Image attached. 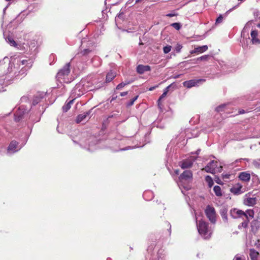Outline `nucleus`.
<instances>
[{"instance_id": "nucleus-35", "label": "nucleus", "mask_w": 260, "mask_h": 260, "mask_svg": "<svg viewBox=\"0 0 260 260\" xmlns=\"http://www.w3.org/2000/svg\"><path fill=\"white\" fill-rule=\"evenodd\" d=\"M171 26H173L176 30H179L181 27L180 23L177 22L171 24Z\"/></svg>"}, {"instance_id": "nucleus-44", "label": "nucleus", "mask_w": 260, "mask_h": 260, "mask_svg": "<svg viewBox=\"0 0 260 260\" xmlns=\"http://www.w3.org/2000/svg\"><path fill=\"white\" fill-rule=\"evenodd\" d=\"M249 221L245 220L241 223V226L243 228H246L248 226Z\"/></svg>"}, {"instance_id": "nucleus-59", "label": "nucleus", "mask_w": 260, "mask_h": 260, "mask_svg": "<svg viewBox=\"0 0 260 260\" xmlns=\"http://www.w3.org/2000/svg\"><path fill=\"white\" fill-rule=\"evenodd\" d=\"M200 151V149H199V150H198L196 151V153L197 154H198L199 153Z\"/></svg>"}, {"instance_id": "nucleus-28", "label": "nucleus", "mask_w": 260, "mask_h": 260, "mask_svg": "<svg viewBox=\"0 0 260 260\" xmlns=\"http://www.w3.org/2000/svg\"><path fill=\"white\" fill-rule=\"evenodd\" d=\"M228 104H222L216 108V111L218 112H221V111H225L226 112H228Z\"/></svg>"}, {"instance_id": "nucleus-22", "label": "nucleus", "mask_w": 260, "mask_h": 260, "mask_svg": "<svg viewBox=\"0 0 260 260\" xmlns=\"http://www.w3.org/2000/svg\"><path fill=\"white\" fill-rule=\"evenodd\" d=\"M227 212L228 209L225 207L222 208L220 210V215L225 222H227L228 220Z\"/></svg>"}, {"instance_id": "nucleus-64", "label": "nucleus", "mask_w": 260, "mask_h": 260, "mask_svg": "<svg viewBox=\"0 0 260 260\" xmlns=\"http://www.w3.org/2000/svg\"><path fill=\"white\" fill-rule=\"evenodd\" d=\"M257 26V27H260V23L258 24Z\"/></svg>"}, {"instance_id": "nucleus-60", "label": "nucleus", "mask_w": 260, "mask_h": 260, "mask_svg": "<svg viewBox=\"0 0 260 260\" xmlns=\"http://www.w3.org/2000/svg\"><path fill=\"white\" fill-rule=\"evenodd\" d=\"M120 15L119 14V15H118L116 17V20H117V19L119 18L120 17Z\"/></svg>"}, {"instance_id": "nucleus-4", "label": "nucleus", "mask_w": 260, "mask_h": 260, "mask_svg": "<svg viewBox=\"0 0 260 260\" xmlns=\"http://www.w3.org/2000/svg\"><path fill=\"white\" fill-rule=\"evenodd\" d=\"M85 40L82 41L80 50L81 51L78 52L76 55L77 57H81L85 56V59H88L92 58L94 54L93 47L92 46L91 47L86 48H84Z\"/></svg>"}, {"instance_id": "nucleus-58", "label": "nucleus", "mask_w": 260, "mask_h": 260, "mask_svg": "<svg viewBox=\"0 0 260 260\" xmlns=\"http://www.w3.org/2000/svg\"><path fill=\"white\" fill-rule=\"evenodd\" d=\"M10 4H9L4 9V12H5L6 10L7 9V8L8 7V6H9Z\"/></svg>"}, {"instance_id": "nucleus-40", "label": "nucleus", "mask_w": 260, "mask_h": 260, "mask_svg": "<svg viewBox=\"0 0 260 260\" xmlns=\"http://www.w3.org/2000/svg\"><path fill=\"white\" fill-rule=\"evenodd\" d=\"M182 46L180 45V44H177L176 45V46L175 47V51L177 52H180V51H181V49H182Z\"/></svg>"}, {"instance_id": "nucleus-29", "label": "nucleus", "mask_w": 260, "mask_h": 260, "mask_svg": "<svg viewBox=\"0 0 260 260\" xmlns=\"http://www.w3.org/2000/svg\"><path fill=\"white\" fill-rule=\"evenodd\" d=\"M214 191L217 197H221L222 195L221 188L219 186L216 185L213 188Z\"/></svg>"}, {"instance_id": "nucleus-30", "label": "nucleus", "mask_w": 260, "mask_h": 260, "mask_svg": "<svg viewBox=\"0 0 260 260\" xmlns=\"http://www.w3.org/2000/svg\"><path fill=\"white\" fill-rule=\"evenodd\" d=\"M74 100L70 101L68 103L65 104L62 108L63 112H67L71 107V105L73 103Z\"/></svg>"}, {"instance_id": "nucleus-8", "label": "nucleus", "mask_w": 260, "mask_h": 260, "mask_svg": "<svg viewBox=\"0 0 260 260\" xmlns=\"http://www.w3.org/2000/svg\"><path fill=\"white\" fill-rule=\"evenodd\" d=\"M4 35L5 37V40L6 42L8 43H9L10 46L14 47L16 48L21 50L25 49V47L24 46V45H25L27 47V45H26L25 43H23L22 45L17 43L11 36H6L5 34H4Z\"/></svg>"}, {"instance_id": "nucleus-24", "label": "nucleus", "mask_w": 260, "mask_h": 260, "mask_svg": "<svg viewBox=\"0 0 260 260\" xmlns=\"http://www.w3.org/2000/svg\"><path fill=\"white\" fill-rule=\"evenodd\" d=\"M254 216V212L252 210H247L246 212H244L243 216H245L246 220L249 221L250 219H252Z\"/></svg>"}, {"instance_id": "nucleus-61", "label": "nucleus", "mask_w": 260, "mask_h": 260, "mask_svg": "<svg viewBox=\"0 0 260 260\" xmlns=\"http://www.w3.org/2000/svg\"><path fill=\"white\" fill-rule=\"evenodd\" d=\"M27 34H26L24 36V40H26V36H27Z\"/></svg>"}, {"instance_id": "nucleus-46", "label": "nucleus", "mask_w": 260, "mask_h": 260, "mask_svg": "<svg viewBox=\"0 0 260 260\" xmlns=\"http://www.w3.org/2000/svg\"><path fill=\"white\" fill-rule=\"evenodd\" d=\"M162 250H159V252H158V260H162L163 259V258L164 257V256L163 255L162 257L160 255V254L161 255H162Z\"/></svg>"}, {"instance_id": "nucleus-9", "label": "nucleus", "mask_w": 260, "mask_h": 260, "mask_svg": "<svg viewBox=\"0 0 260 260\" xmlns=\"http://www.w3.org/2000/svg\"><path fill=\"white\" fill-rule=\"evenodd\" d=\"M22 148L19 145L18 142L16 141H12L7 148V153L9 154H14Z\"/></svg>"}, {"instance_id": "nucleus-53", "label": "nucleus", "mask_w": 260, "mask_h": 260, "mask_svg": "<svg viewBox=\"0 0 260 260\" xmlns=\"http://www.w3.org/2000/svg\"><path fill=\"white\" fill-rule=\"evenodd\" d=\"M196 53H198V51H196V47L194 49V50L190 51L191 54Z\"/></svg>"}, {"instance_id": "nucleus-13", "label": "nucleus", "mask_w": 260, "mask_h": 260, "mask_svg": "<svg viewBox=\"0 0 260 260\" xmlns=\"http://www.w3.org/2000/svg\"><path fill=\"white\" fill-rule=\"evenodd\" d=\"M243 203L245 205L253 206L256 204L257 200L255 197H250L249 194H246Z\"/></svg>"}, {"instance_id": "nucleus-27", "label": "nucleus", "mask_w": 260, "mask_h": 260, "mask_svg": "<svg viewBox=\"0 0 260 260\" xmlns=\"http://www.w3.org/2000/svg\"><path fill=\"white\" fill-rule=\"evenodd\" d=\"M88 150L90 151L93 150L95 148H92V146L95 144L94 142L96 141V139L94 137H91L88 140Z\"/></svg>"}, {"instance_id": "nucleus-43", "label": "nucleus", "mask_w": 260, "mask_h": 260, "mask_svg": "<svg viewBox=\"0 0 260 260\" xmlns=\"http://www.w3.org/2000/svg\"><path fill=\"white\" fill-rule=\"evenodd\" d=\"M134 0H128L126 3V5L130 7L134 6L135 4L134 3Z\"/></svg>"}, {"instance_id": "nucleus-23", "label": "nucleus", "mask_w": 260, "mask_h": 260, "mask_svg": "<svg viewBox=\"0 0 260 260\" xmlns=\"http://www.w3.org/2000/svg\"><path fill=\"white\" fill-rule=\"evenodd\" d=\"M116 77V73L114 72L110 71L108 72L106 77V82L109 83L113 80Z\"/></svg>"}, {"instance_id": "nucleus-25", "label": "nucleus", "mask_w": 260, "mask_h": 260, "mask_svg": "<svg viewBox=\"0 0 260 260\" xmlns=\"http://www.w3.org/2000/svg\"><path fill=\"white\" fill-rule=\"evenodd\" d=\"M171 85H170L164 89L163 93L161 94V95L159 97V99L158 100V106L159 108H160V101L167 95V93L169 91V89L171 87Z\"/></svg>"}, {"instance_id": "nucleus-56", "label": "nucleus", "mask_w": 260, "mask_h": 260, "mask_svg": "<svg viewBox=\"0 0 260 260\" xmlns=\"http://www.w3.org/2000/svg\"><path fill=\"white\" fill-rule=\"evenodd\" d=\"M168 226L169 227V231H171V225L170 223L168 222Z\"/></svg>"}, {"instance_id": "nucleus-62", "label": "nucleus", "mask_w": 260, "mask_h": 260, "mask_svg": "<svg viewBox=\"0 0 260 260\" xmlns=\"http://www.w3.org/2000/svg\"><path fill=\"white\" fill-rule=\"evenodd\" d=\"M5 1L7 2H11L13 1V0H5Z\"/></svg>"}, {"instance_id": "nucleus-7", "label": "nucleus", "mask_w": 260, "mask_h": 260, "mask_svg": "<svg viewBox=\"0 0 260 260\" xmlns=\"http://www.w3.org/2000/svg\"><path fill=\"white\" fill-rule=\"evenodd\" d=\"M28 109L25 106L21 105L14 111V119L15 121L18 122L21 120L24 115L28 112Z\"/></svg>"}, {"instance_id": "nucleus-57", "label": "nucleus", "mask_w": 260, "mask_h": 260, "mask_svg": "<svg viewBox=\"0 0 260 260\" xmlns=\"http://www.w3.org/2000/svg\"><path fill=\"white\" fill-rule=\"evenodd\" d=\"M239 113L241 114L244 113V110H240L239 111Z\"/></svg>"}, {"instance_id": "nucleus-37", "label": "nucleus", "mask_w": 260, "mask_h": 260, "mask_svg": "<svg viewBox=\"0 0 260 260\" xmlns=\"http://www.w3.org/2000/svg\"><path fill=\"white\" fill-rule=\"evenodd\" d=\"M138 98V95H137L135 96L134 98L131 100V101L127 104V106H132L134 102L137 100Z\"/></svg>"}, {"instance_id": "nucleus-17", "label": "nucleus", "mask_w": 260, "mask_h": 260, "mask_svg": "<svg viewBox=\"0 0 260 260\" xmlns=\"http://www.w3.org/2000/svg\"><path fill=\"white\" fill-rule=\"evenodd\" d=\"M242 186L240 184H237V185L234 186L232 187L230 191L232 193L235 195H238L242 193L243 192L242 191H241Z\"/></svg>"}, {"instance_id": "nucleus-14", "label": "nucleus", "mask_w": 260, "mask_h": 260, "mask_svg": "<svg viewBox=\"0 0 260 260\" xmlns=\"http://www.w3.org/2000/svg\"><path fill=\"white\" fill-rule=\"evenodd\" d=\"M230 214L231 216L233 218H238L243 216V214H244V212L241 210L233 209L230 211Z\"/></svg>"}, {"instance_id": "nucleus-1", "label": "nucleus", "mask_w": 260, "mask_h": 260, "mask_svg": "<svg viewBox=\"0 0 260 260\" xmlns=\"http://www.w3.org/2000/svg\"><path fill=\"white\" fill-rule=\"evenodd\" d=\"M27 54L31 56L28 59L19 58H11L9 63L0 62V84H3L7 76L13 79L24 73V70L29 69L32 64L35 56L38 53V47L35 42L31 43L27 48Z\"/></svg>"}, {"instance_id": "nucleus-10", "label": "nucleus", "mask_w": 260, "mask_h": 260, "mask_svg": "<svg viewBox=\"0 0 260 260\" xmlns=\"http://www.w3.org/2000/svg\"><path fill=\"white\" fill-rule=\"evenodd\" d=\"M196 159V158L194 157L191 156L181 161L179 166L183 169L191 168Z\"/></svg>"}, {"instance_id": "nucleus-45", "label": "nucleus", "mask_w": 260, "mask_h": 260, "mask_svg": "<svg viewBox=\"0 0 260 260\" xmlns=\"http://www.w3.org/2000/svg\"><path fill=\"white\" fill-rule=\"evenodd\" d=\"M177 15V14L175 12H172L166 14V16L169 17H172Z\"/></svg>"}, {"instance_id": "nucleus-5", "label": "nucleus", "mask_w": 260, "mask_h": 260, "mask_svg": "<svg viewBox=\"0 0 260 260\" xmlns=\"http://www.w3.org/2000/svg\"><path fill=\"white\" fill-rule=\"evenodd\" d=\"M180 183L181 185L183 186V188L187 190L190 188V186L186 185L183 186V184L184 183H190L192 180V173L190 170L184 171L179 177Z\"/></svg>"}, {"instance_id": "nucleus-55", "label": "nucleus", "mask_w": 260, "mask_h": 260, "mask_svg": "<svg viewBox=\"0 0 260 260\" xmlns=\"http://www.w3.org/2000/svg\"><path fill=\"white\" fill-rule=\"evenodd\" d=\"M243 159L241 158V159H237V160H236V162H240V161H241L242 160H243ZM244 159H245V160H247V159H246V158H245Z\"/></svg>"}, {"instance_id": "nucleus-3", "label": "nucleus", "mask_w": 260, "mask_h": 260, "mask_svg": "<svg viewBox=\"0 0 260 260\" xmlns=\"http://www.w3.org/2000/svg\"><path fill=\"white\" fill-rule=\"evenodd\" d=\"M70 73V63H66L57 73L56 78L58 81L66 83H69L70 81L68 79V76Z\"/></svg>"}, {"instance_id": "nucleus-38", "label": "nucleus", "mask_w": 260, "mask_h": 260, "mask_svg": "<svg viewBox=\"0 0 260 260\" xmlns=\"http://www.w3.org/2000/svg\"><path fill=\"white\" fill-rule=\"evenodd\" d=\"M147 195H151V196H153V193L151 191H145L143 193V198L145 200H147V199H146V197L147 196Z\"/></svg>"}, {"instance_id": "nucleus-50", "label": "nucleus", "mask_w": 260, "mask_h": 260, "mask_svg": "<svg viewBox=\"0 0 260 260\" xmlns=\"http://www.w3.org/2000/svg\"><path fill=\"white\" fill-rule=\"evenodd\" d=\"M127 94V91L122 92L120 93V95L121 96H125V95H126Z\"/></svg>"}, {"instance_id": "nucleus-42", "label": "nucleus", "mask_w": 260, "mask_h": 260, "mask_svg": "<svg viewBox=\"0 0 260 260\" xmlns=\"http://www.w3.org/2000/svg\"><path fill=\"white\" fill-rule=\"evenodd\" d=\"M223 20V17L221 15H220L216 19V23H219L222 22Z\"/></svg>"}, {"instance_id": "nucleus-21", "label": "nucleus", "mask_w": 260, "mask_h": 260, "mask_svg": "<svg viewBox=\"0 0 260 260\" xmlns=\"http://www.w3.org/2000/svg\"><path fill=\"white\" fill-rule=\"evenodd\" d=\"M90 114V111H88L85 113L79 114L76 118V122L79 123L83 120H85L87 116Z\"/></svg>"}, {"instance_id": "nucleus-51", "label": "nucleus", "mask_w": 260, "mask_h": 260, "mask_svg": "<svg viewBox=\"0 0 260 260\" xmlns=\"http://www.w3.org/2000/svg\"><path fill=\"white\" fill-rule=\"evenodd\" d=\"M158 86H152L151 87L149 88V91H152L154 89H155Z\"/></svg>"}, {"instance_id": "nucleus-32", "label": "nucleus", "mask_w": 260, "mask_h": 260, "mask_svg": "<svg viewBox=\"0 0 260 260\" xmlns=\"http://www.w3.org/2000/svg\"><path fill=\"white\" fill-rule=\"evenodd\" d=\"M40 95H41L40 96H36L34 98L33 102H32L33 105L35 106L41 102V99L43 98L44 94L42 93Z\"/></svg>"}, {"instance_id": "nucleus-19", "label": "nucleus", "mask_w": 260, "mask_h": 260, "mask_svg": "<svg viewBox=\"0 0 260 260\" xmlns=\"http://www.w3.org/2000/svg\"><path fill=\"white\" fill-rule=\"evenodd\" d=\"M239 178L243 181L247 182L250 180V175L249 173L245 172H241L239 174Z\"/></svg>"}, {"instance_id": "nucleus-39", "label": "nucleus", "mask_w": 260, "mask_h": 260, "mask_svg": "<svg viewBox=\"0 0 260 260\" xmlns=\"http://www.w3.org/2000/svg\"><path fill=\"white\" fill-rule=\"evenodd\" d=\"M144 145H142V146H135V147H130V146H128V147H125L124 148H122L121 149H120V150H122V151H124V150H129L130 149H132V148H134L135 147H142Z\"/></svg>"}, {"instance_id": "nucleus-20", "label": "nucleus", "mask_w": 260, "mask_h": 260, "mask_svg": "<svg viewBox=\"0 0 260 260\" xmlns=\"http://www.w3.org/2000/svg\"><path fill=\"white\" fill-rule=\"evenodd\" d=\"M252 232H255L260 228V221L258 219L253 220L251 224Z\"/></svg>"}, {"instance_id": "nucleus-41", "label": "nucleus", "mask_w": 260, "mask_h": 260, "mask_svg": "<svg viewBox=\"0 0 260 260\" xmlns=\"http://www.w3.org/2000/svg\"><path fill=\"white\" fill-rule=\"evenodd\" d=\"M125 86V84L123 83V82L120 83L116 86V89H121L123 87Z\"/></svg>"}, {"instance_id": "nucleus-48", "label": "nucleus", "mask_w": 260, "mask_h": 260, "mask_svg": "<svg viewBox=\"0 0 260 260\" xmlns=\"http://www.w3.org/2000/svg\"><path fill=\"white\" fill-rule=\"evenodd\" d=\"M154 125H156L157 127H159L160 128H164L165 127V126L164 125H162L161 124H158V123H154Z\"/></svg>"}, {"instance_id": "nucleus-18", "label": "nucleus", "mask_w": 260, "mask_h": 260, "mask_svg": "<svg viewBox=\"0 0 260 260\" xmlns=\"http://www.w3.org/2000/svg\"><path fill=\"white\" fill-rule=\"evenodd\" d=\"M249 256L251 260H260V256L259 253L254 249H250Z\"/></svg>"}, {"instance_id": "nucleus-2", "label": "nucleus", "mask_w": 260, "mask_h": 260, "mask_svg": "<svg viewBox=\"0 0 260 260\" xmlns=\"http://www.w3.org/2000/svg\"><path fill=\"white\" fill-rule=\"evenodd\" d=\"M197 226L198 232L201 237L205 240L209 239L212 235L213 229L209 227V223L204 220H200L198 222L196 218Z\"/></svg>"}, {"instance_id": "nucleus-33", "label": "nucleus", "mask_w": 260, "mask_h": 260, "mask_svg": "<svg viewBox=\"0 0 260 260\" xmlns=\"http://www.w3.org/2000/svg\"><path fill=\"white\" fill-rule=\"evenodd\" d=\"M205 180L208 183L209 187H211L213 185V181L210 176H207L205 178Z\"/></svg>"}, {"instance_id": "nucleus-63", "label": "nucleus", "mask_w": 260, "mask_h": 260, "mask_svg": "<svg viewBox=\"0 0 260 260\" xmlns=\"http://www.w3.org/2000/svg\"><path fill=\"white\" fill-rule=\"evenodd\" d=\"M175 172H176V174H178V173H179V171L176 170Z\"/></svg>"}, {"instance_id": "nucleus-36", "label": "nucleus", "mask_w": 260, "mask_h": 260, "mask_svg": "<svg viewBox=\"0 0 260 260\" xmlns=\"http://www.w3.org/2000/svg\"><path fill=\"white\" fill-rule=\"evenodd\" d=\"M172 47L170 45H167L163 48L164 52L165 54L168 53L171 50Z\"/></svg>"}, {"instance_id": "nucleus-52", "label": "nucleus", "mask_w": 260, "mask_h": 260, "mask_svg": "<svg viewBox=\"0 0 260 260\" xmlns=\"http://www.w3.org/2000/svg\"><path fill=\"white\" fill-rule=\"evenodd\" d=\"M132 81H125V82H123V83L125 84V86L131 83Z\"/></svg>"}, {"instance_id": "nucleus-34", "label": "nucleus", "mask_w": 260, "mask_h": 260, "mask_svg": "<svg viewBox=\"0 0 260 260\" xmlns=\"http://www.w3.org/2000/svg\"><path fill=\"white\" fill-rule=\"evenodd\" d=\"M81 88V85L80 84H77L73 90H72L73 93H75L77 95V96H80L81 95V93H77V91H79Z\"/></svg>"}, {"instance_id": "nucleus-11", "label": "nucleus", "mask_w": 260, "mask_h": 260, "mask_svg": "<svg viewBox=\"0 0 260 260\" xmlns=\"http://www.w3.org/2000/svg\"><path fill=\"white\" fill-rule=\"evenodd\" d=\"M205 79H192L189 81H184L183 83V85L184 87L189 88L193 86H198L199 84H200L201 82H205Z\"/></svg>"}, {"instance_id": "nucleus-31", "label": "nucleus", "mask_w": 260, "mask_h": 260, "mask_svg": "<svg viewBox=\"0 0 260 260\" xmlns=\"http://www.w3.org/2000/svg\"><path fill=\"white\" fill-rule=\"evenodd\" d=\"M208 48V47L207 45L198 46L196 47V51H198V53H202L207 50Z\"/></svg>"}, {"instance_id": "nucleus-47", "label": "nucleus", "mask_w": 260, "mask_h": 260, "mask_svg": "<svg viewBox=\"0 0 260 260\" xmlns=\"http://www.w3.org/2000/svg\"><path fill=\"white\" fill-rule=\"evenodd\" d=\"M253 164L256 167H259L260 166V164L259 163L258 160L253 161Z\"/></svg>"}, {"instance_id": "nucleus-6", "label": "nucleus", "mask_w": 260, "mask_h": 260, "mask_svg": "<svg viewBox=\"0 0 260 260\" xmlns=\"http://www.w3.org/2000/svg\"><path fill=\"white\" fill-rule=\"evenodd\" d=\"M205 214L209 221L214 224L216 222V214L215 209L213 206L208 205L205 210Z\"/></svg>"}, {"instance_id": "nucleus-15", "label": "nucleus", "mask_w": 260, "mask_h": 260, "mask_svg": "<svg viewBox=\"0 0 260 260\" xmlns=\"http://www.w3.org/2000/svg\"><path fill=\"white\" fill-rule=\"evenodd\" d=\"M151 68L149 66L139 64L137 67V72L140 74H143L145 72L150 71Z\"/></svg>"}, {"instance_id": "nucleus-12", "label": "nucleus", "mask_w": 260, "mask_h": 260, "mask_svg": "<svg viewBox=\"0 0 260 260\" xmlns=\"http://www.w3.org/2000/svg\"><path fill=\"white\" fill-rule=\"evenodd\" d=\"M217 166V161H211L204 168V170L207 173H215V168Z\"/></svg>"}, {"instance_id": "nucleus-16", "label": "nucleus", "mask_w": 260, "mask_h": 260, "mask_svg": "<svg viewBox=\"0 0 260 260\" xmlns=\"http://www.w3.org/2000/svg\"><path fill=\"white\" fill-rule=\"evenodd\" d=\"M251 42L253 44H260V40L257 38L258 31L256 30H253L251 32Z\"/></svg>"}, {"instance_id": "nucleus-54", "label": "nucleus", "mask_w": 260, "mask_h": 260, "mask_svg": "<svg viewBox=\"0 0 260 260\" xmlns=\"http://www.w3.org/2000/svg\"><path fill=\"white\" fill-rule=\"evenodd\" d=\"M142 1H143V0H136V1H135V4H136L139 3L141 2Z\"/></svg>"}, {"instance_id": "nucleus-26", "label": "nucleus", "mask_w": 260, "mask_h": 260, "mask_svg": "<svg viewBox=\"0 0 260 260\" xmlns=\"http://www.w3.org/2000/svg\"><path fill=\"white\" fill-rule=\"evenodd\" d=\"M211 56L209 55H203L200 57L197 58L196 59H193L194 61V63H198L200 61H207L208 60Z\"/></svg>"}, {"instance_id": "nucleus-49", "label": "nucleus", "mask_w": 260, "mask_h": 260, "mask_svg": "<svg viewBox=\"0 0 260 260\" xmlns=\"http://www.w3.org/2000/svg\"><path fill=\"white\" fill-rule=\"evenodd\" d=\"M233 260H243L241 258V257L239 256L238 255H236Z\"/></svg>"}]
</instances>
